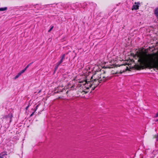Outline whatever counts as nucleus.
Listing matches in <instances>:
<instances>
[{"instance_id":"obj_24","label":"nucleus","mask_w":158,"mask_h":158,"mask_svg":"<svg viewBox=\"0 0 158 158\" xmlns=\"http://www.w3.org/2000/svg\"><path fill=\"white\" fill-rule=\"evenodd\" d=\"M33 63V62H32L30 64H29L30 65L31 64H32Z\"/></svg>"},{"instance_id":"obj_10","label":"nucleus","mask_w":158,"mask_h":158,"mask_svg":"<svg viewBox=\"0 0 158 158\" xmlns=\"http://www.w3.org/2000/svg\"><path fill=\"white\" fill-rule=\"evenodd\" d=\"M7 7H4L0 8V11H3L6 10H7Z\"/></svg>"},{"instance_id":"obj_1","label":"nucleus","mask_w":158,"mask_h":158,"mask_svg":"<svg viewBox=\"0 0 158 158\" xmlns=\"http://www.w3.org/2000/svg\"><path fill=\"white\" fill-rule=\"evenodd\" d=\"M143 49L137 51L135 55L138 60L134 68L137 70L145 68L156 69L158 70V54L157 53L147 54V49L143 52Z\"/></svg>"},{"instance_id":"obj_28","label":"nucleus","mask_w":158,"mask_h":158,"mask_svg":"<svg viewBox=\"0 0 158 158\" xmlns=\"http://www.w3.org/2000/svg\"><path fill=\"white\" fill-rule=\"evenodd\" d=\"M30 106V104L29 103V105H28V106Z\"/></svg>"},{"instance_id":"obj_3","label":"nucleus","mask_w":158,"mask_h":158,"mask_svg":"<svg viewBox=\"0 0 158 158\" xmlns=\"http://www.w3.org/2000/svg\"><path fill=\"white\" fill-rule=\"evenodd\" d=\"M91 78L90 81H88L87 80H80L78 81V82L81 84V85H83L85 88L87 89H89V88H91L92 89L93 88L94 85H93V81L91 80ZM92 90L90 91L91 92Z\"/></svg>"},{"instance_id":"obj_27","label":"nucleus","mask_w":158,"mask_h":158,"mask_svg":"<svg viewBox=\"0 0 158 158\" xmlns=\"http://www.w3.org/2000/svg\"><path fill=\"white\" fill-rule=\"evenodd\" d=\"M61 98V97H58V98L59 99V98Z\"/></svg>"},{"instance_id":"obj_4","label":"nucleus","mask_w":158,"mask_h":158,"mask_svg":"<svg viewBox=\"0 0 158 158\" xmlns=\"http://www.w3.org/2000/svg\"><path fill=\"white\" fill-rule=\"evenodd\" d=\"M55 93H59L64 91H66V90L64 88V86L63 85H60L57 87L55 88Z\"/></svg>"},{"instance_id":"obj_5","label":"nucleus","mask_w":158,"mask_h":158,"mask_svg":"<svg viewBox=\"0 0 158 158\" xmlns=\"http://www.w3.org/2000/svg\"><path fill=\"white\" fill-rule=\"evenodd\" d=\"M135 5H133L131 8V10H133L138 9L139 7V5L140 4L139 2H135Z\"/></svg>"},{"instance_id":"obj_16","label":"nucleus","mask_w":158,"mask_h":158,"mask_svg":"<svg viewBox=\"0 0 158 158\" xmlns=\"http://www.w3.org/2000/svg\"><path fill=\"white\" fill-rule=\"evenodd\" d=\"M54 27L53 26H51V28L50 29L48 30V32H50L53 29Z\"/></svg>"},{"instance_id":"obj_14","label":"nucleus","mask_w":158,"mask_h":158,"mask_svg":"<svg viewBox=\"0 0 158 158\" xmlns=\"http://www.w3.org/2000/svg\"><path fill=\"white\" fill-rule=\"evenodd\" d=\"M26 68H25L24 69H23L20 72V73H21V74H22V73H23L26 70Z\"/></svg>"},{"instance_id":"obj_23","label":"nucleus","mask_w":158,"mask_h":158,"mask_svg":"<svg viewBox=\"0 0 158 158\" xmlns=\"http://www.w3.org/2000/svg\"><path fill=\"white\" fill-rule=\"evenodd\" d=\"M29 107V106H27L26 107V110H27V109Z\"/></svg>"},{"instance_id":"obj_7","label":"nucleus","mask_w":158,"mask_h":158,"mask_svg":"<svg viewBox=\"0 0 158 158\" xmlns=\"http://www.w3.org/2000/svg\"><path fill=\"white\" fill-rule=\"evenodd\" d=\"M65 57V55L64 54L62 55L59 58L60 59V60L59 61V62L62 63L63 61V60L64 59Z\"/></svg>"},{"instance_id":"obj_6","label":"nucleus","mask_w":158,"mask_h":158,"mask_svg":"<svg viewBox=\"0 0 158 158\" xmlns=\"http://www.w3.org/2000/svg\"><path fill=\"white\" fill-rule=\"evenodd\" d=\"M120 66H122V68L123 69V70H121L120 71V73H122L127 71L128 70V67L125 64L121 65Z\"/></svg>"},{"instance_id":"obj_21","label":"nucleus","mask_w":158,"mask_h":158,"mask_svg":"<svg viewBox=\"0 0 158 158\" xmlns=\"http://www.w3.org/2000/svg\"><path fill=\"white\" fill-rule=\"evenodd\" d=\"M35 112L34 111V112H33L31 115H30V117H31L35 113Z\"/></svg>"},{"instance_id":"obj_11","label":"nucleus","mask_w":158,"mask_h":158,"mask_svg":"<svg viewBox=\"0 0 158 158\" xmlns=\"http://www.w3.org/2000/svg\"><path fill=\"white\" fill-rule=\"evenodd\" d=\"M75 87V86L74 85H73L72 86H71L69 88V90H73L74 87Z\"/></svg>"},{"instance_id":"obj_20","label":"nucleus","mask_w":158,"mask_h":158,"mask_svg":"<svg viewBox=\"0 0 158 158\" xmlns=\"http://www.w3.org/2000/svg\"><path fill=\"white\" fill-rule=\"evenodd\" d=\"M155 118L158 117V112L156 114L155 116H154Z\"/></svg>"},{"instance_id":"obj_19","label":"nucleus","mask_w":158,"mask_h":158,"mask_svg":"<svg viewBox=\"0 0 158 158\" xmlns=\"http://www.w3.org/2000/svg\"><path fill=\"white\" fill-rule=\"evenodd\" d=\"M4 154L2 155L0 154V158H3Z\"/></svg>"},{"instance_id":"obj_26","label":"nucleus","mask_w":158,"mask_h":158,"mask_svg":"<svg viewBox=\"0 0 158 158\" xmlns=\"http://www.w3.org/2000/svg\"><path fill=\"white\" fill-rule=\"evenodd\" d=\"M156 122H158V119H157L156 121Z\"/></svg>"},{"instance_id":"obj_8","label":"nucleus","mask_w":158,"mask_h":158,"mask_svg":"<svg viewBox=\"0 0 158 158\" xmlns=\"http://www.w3.org/2000/svg\"><path fill=\"white\" fill-rule=\"evenodd\" d=\"M154 14L157 18H158V7H156L154 10Z\"/></svg>"},{"instance_id":"obj_12","label":"nucleus","mask_w":158,"mask_h":158,"mask_svg":"<svg viewBox=\"0 0 158 158\" xmlns=\"http://www.w3.org/2000/svg\"><path fill=\"white\" fill-rule=\"evenodd\" d=\"M21 73H20V72H19L18 74L15 76V79H16L17 78L21 75Z\"/></svg>"},{"instance_id":"obj_17","label":"nucleus","mask_w":158,"mask_h":158,"mask_svg":"<svg viewBox=\"0 0 158 158\" xmlns=\"http://www.w3.org/2000/svg\"><path fill=\"white\" fill-rule=\"evenodd\" d=\"M61 63H60V62H59V61H58L56 64L57 65V66H59L60 65V64H61Z\"/></svg>"},{"instance_id":"obj_15","label":"nucleus","mask_w":158,"mask_h":158,"mask_svg":"<svg viewBox=\"0 0 158 158\" xmlns=\"http://www.w3.org/2000/svg\"><path fill=\"white\" fill-rule=\"evenodd\" d=\"M40 104H39L35 107V109L34 110V111L35 112L37 110L38 106L40 105Z\"/></svg>"},{"instance_id":"obj_13","label":"nucleus","mask_w":158,"mask_h":158,"mask_svg":"<svg viewBox=\"0 0 158 158\" xmlns=\"http://www.w3.org/2000/svg\"><path fill=\"white\" fill-rule=\"evenodd\" d=\"M80 92L81 93H83V94H86L89 92V91H85V90H82V91H80Z\"/></svg>"},{"instance_id":"obj_9","label":"nucleus","mask_w":158,"mask_h":158,"mask_svg":"<svg viewBox=\"0 0 158 158\" xmlns=\"http://www.w3.org/2000/svg\"><path fill=\"white\" fill-rule=\"evenodd\" d=\"M105 68H113L114 67V65H111L110 64L108 65H105V66L104 67Z\"/></svg>"},{"instance_id":"obj_2","label":"nucleus","mask_w":158,"mask_h":158,"mask_svg":"<svg viewBox=\"0 0 158 158\" xmlns=\"http://www.w3.org/2000/svg\"><path fill=\"white\" fill-rule=\"evenodd\" d=\"M108 75L105 71L100 70L99 71L95 72L91 79L93 81L94 87L92 89V91L94 90L97 87L100 83L102 82H105L107 79Z\"/></svg>"},{"instance_id":"obj_18","label":"nucleus","mask_w":158,"mask_h":158,"mask_svg":"<svg viewBox=\"0 0 158 158\" xmlns=\"http://www.w3.org/2000/svg\"><path fill=\"white\" fill-rule=\"evenodd\" d=\"M59 67V66H57V65L56 64L55 67V70H56L57 69H58V67Z\"/></svg>"},{"instance_id":"obj_25","label":"nucleus","mask_w":158,"mask_h":158,"mask_svg":"<svg viewBox=\"0 0 158 158\" xmlns=\"http://www.w3.org/2000/svg\"><path fill=\"white\" fill-rule=\"evenodd\" d=\"M68 92H69V91L68 90L66 92V93L67 94H68Z\"/></svg>"},{"instance_id":"obj_22","label":"nucleus","mask_w":158,"mask_h":158,"mask_svg":"<svg viewBox=\"0 0 158 158\" xmlns=\"http://www.w3.org/2000/svg\"><path fill=\"white\" fill-rule=\"evenodd\" d=\"M30 66V64H28L27 65L26 67L25 68L27 69Z\"/></svg>"}]
</instances>
